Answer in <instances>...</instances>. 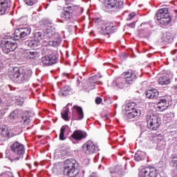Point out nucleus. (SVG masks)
<instances>
[{
  "mask_svg": "<svg viewBox=\"0 0 177 177\" xmlns=\"http://www.w3.org/2000/svg\"><path fill=\"white\" fill-rule=\"evenodd\" d=\"M160 85H169L171 79L165 75L160 76L158 80Z\"/></svg>",
  "mask_w": 177,
  "mask_h": 177,
  "instance_id": "nucleus-26",
  "label": "nucleus"
},
{
  "mask_svg": "<svg viewBox=\"0 0 177 177\" xmlns=\"http://www.w3.org/2000/svg\"><path fill=\"white\" fill-rule=\"evenodd\" d=\"M156 19L160 24L168 26L171 23L172 18L169 16L168 8H163L158 10L156 14Z\"/></svg>",
  "mask_w": 177,
  "mask_h": 177,
  "instance_id": "nucleus-4",
  "label": "nucleus"
},
{
  "mask_svg": "<svg viewBox=\"0 0 177 177\" xmlns=\"http://www.w3.org/2000/svg\"><path fill=\"white\" fill-rule=\"evenodd\" d=\"M65 1L66 4L64 7V10L71 12H72V15H74V13H82V8L71 3V2H74V0H65Z\"/></svg>",
  "mask_w": 177,
  "mask_h": 177,
  "instance_id": "nucleus-8",
  "label": "nucleus"
},
{
  "mask_svg": "<svg viewBox=\"0 0 177 177\" xmlns=\"http://www.w3.org/2000/svg\"><path fill=\"white\" fill-rule=\"evenodd\" d=\"M61 17L62 19H64L66 21H68L73 17V12H71L70 11L64 10V12L62 13Z\"/></svg>",
  "mask_w": 177,
  "mask_h": 177,
  "instance_id": "nucleus-29",
  "label": "nucleus"
},
{
  "mask_svg": "<svg viewBox=\"0 0 177 177\" xmlns=\"http://www.w3.org/2000/svg\"><path fill=\"white\" fill-rule=\"evenodd\" d=\"M25 3L28 5V6H32V5H35L36 1L35 0H24Z\"/></svg>",
  "mask_w": 177,
  "mask_h": 177,
  "instance_id": "nucleus-41",
  "label": "nucleus"
},
{
  "mask_svg": "<svg viewBox=\"0 0 177 177\" xmlns=\"http://www.w3.org/2000/svg\"><path fill=\"white\" fill-rule=\"evenodd\" d=\"M52 41L48 42L50 46H54L55 48L59 46L62 43V39H60V35H58V37H54Z\"/></svg>",
  "mask_w": 177,
  "mask_h": 177,
  "instance_id": "nucleus-27",
  "label": "nucleus"
},
{
  "mask_svg": "<svg viewBox=\"0 0 177 177\" xmlns=\"http://www.w3.org/2000/svg\"><path fill=\"white\" fill-rule=\"evenodd\" d=\"M134 158L136 161H142L145 158V156H142V152H137L134 156Z\"/></svg>",
  "mask_w": 177,
  "mask_h": 177,
  "instance_id": "nucleus-37",
  "label": "nucleus"
},
{
  "mask_svg": "<svg viewBox=\"0 0 177 177\" xmlns=\"http://www.w3.org/2000/svg\"><path fill=\"white\" fill-rule=\"evenodd\" d=\"M56 55L54 54L47 55L41 58V63L44 66H52L56 64Z\"/></svg>",
  "mask_w": 177,
  "mask_h": 177,
  "instance_id": "nucleus-13",
  "label": "nucleus"
},
{
  "mask_svg": "<svg viewBox=\"0 0 177 177\" xmlns=\"http://www.w3.org/2000/svg\"><path fill=\"white\" fill-rule=\"evenodd\" d=\"M100 78H102V75H94L88 79V89L90 91H92V89H95V84H102V82L99 80Z\"/></svg>",
  "mask_w": 177,
  "mask_h": 177,
  "instance_id": "nucleus-15",
  "label": "nucleus"
},
{
  "mask_svg": "<svg viewBox=\"0 0 177 177\" xmlns=\"http://www.w3.org/2000/svg\"><path fill=\"white\" fill-rule=\"evenodd\" d=\"M172 34H171V32H167L163 37L165 42H171V41H172Z\"/></svg>",
  "mask_w": 177,
  "mask_h": 177,
  "instance_id": "nucleus-36",
  "label": "nucleus"
},
{
  "mask_svg": "<svg viewBox=\"0 0 177 177\" xmlns=\"http://www.w3.org/2000/svg\"><path fill=\"white\" fill-rule=\"evenodd\" d=\"M6 55L8 60H15L16 59V54L15 53V51L9 53Z\"/></svg>",
  "mask_w": 177,
  "mask_h": 177,
  "instance_id": "nucleus-39",
  "label": "nucleus"
},
{
  "mask_svg": "<svg viewBox=\"0 0 177 177\" xmlns=\"http://www.w3.org/2000/svg\"><path fill=\"white\" fill-rule=\"evenodd\" d=\"M89 177H97L95 174H91Z\"/></svg>",
  "mask_w": 177,
  "mask_h": 177,
  "instance_id": "nucleus-47",
  "label": "nucleus"
},
{
  "mask_svg": "<svg viewBox=\"0 0 177 177\" xmlns=\"http://www.w3.org/2000/svg\"><path fill=\"white\" fill-rule=\"evenodd\" d=\"M66 126H62L60 129V133H59V140H65L66 138H64V132H66Z\"/></svg>",
  "mask_w": 177,
  "mask_h": 177,
  "instance_id": "nucleus-35",
  "label": "nucleus"
},
{
  "mask_svg": "<svg viewBox=\"0 0 177 177\" xmlns=\"http://www.w3.org/2000/svg\"><path fill=\"white\" fill-rule=\"evenodd\" d=\"M140 177H157L158 171L154 167H146L142 169L139 172Z\"/></svg>",
  "mask_w": 177,
  "mask_h": 177,
  "instance_id": "nucleus-10",
  "label": "nucleus"
},
{
  "mask_svg": "<svg viewBox=\"0 0 177 177\" xmlns=\"http://www.w3.org/2000/svg\"><path fill=\"white\" fill-rule=\"evenodd\" d=\"M68 106H70V104H68L63 109L61 113L62 118H63L64 121H70V117H68V113L70 112V109H68Z\"/></svg>",
  "mask_w": 177,
  "mask_h": 177,
  "instance_id": "nucleus-24",
  "label": "nucleus"
},
{
  "mask_svg": "<svg viewBox=\"0 0 177 177\" xmlns=\"http://www.w3.org/2000/svg\"><path fill=\"white\" fill-rule=\"evenodd\" d=\"M19 117V112L17 111L12 112L9 115V118L11 121H16Z\"/></svg>",
  "mask_w": 177,
  "mask_h": 177,
  "instance_id": "nucleus-33",
  "label": "nucleus"
},
{
  "mask_svg": "<svg viewBox=\"0 0 177 177\" xmlns=\"http://www.w3.org/2000/svg\"><path fill=\"white\" fill-rule=\"evenodd\" d=\"M66 75L67 76V75H68V74H66Z\"/></svg>",
  "mask_w": 177,
  "mask_h": 177,
  "instance_id": "nucleus-50",
  "label": "nucleus"
},
{
  "mask_svg": "<svg viewBox=\"0 0 177 177\" xmlns=\"http://www.w3.org/2000/svg\"><path fill=\"white\" fill-rule=\"evenodd\" d=\"M16 102L18 103V106H23L24 104V98L20 97V96H17L16 97Z\"/></svg>",
  "mask_w": 177,
  "mask_h": 177,
  "instance_id": "nucleus-40",
  "label": "nucleus"
},
{
  "mask_svg": "<svg viewBox=\"0 0 177 177\" xmlns=\"http://www.w3.org/2000/svg\"><path fill=\"white\" fill-rule=\"evenodd\" d=\"M11 152L7 153L10 161H19L24 156V145L17 141L10 145Z\"/></svg>",
  "mask_w": 177,
  "mask_h": 177,
  "instance_id": "nucleus-2",
  "label": "nucleus"
},
{
  "mask_svg": "<svg viewBox=\"0 0 177 177\" xmlns=\"http://www.w3.org/2000/svg\"><path fill=\"white\" fill-rule=\"evenodd\" d=\"M0 46L2 49L3 53L5 55H9V53H12V52H15L17 48V44L16 43V40H6L2 41L0 44Z\"/></svg>",
  "mask_w": 177,
  "mask_h": 177,
  "instance_id": "nucleus-5",
  "label": "nucleus"
},
{
  "mask_svg": "<svg viewBox=\"0 0 177 177\" xmlns=\"http://www.w3.org/2000/svg\"><path fill=\"white\" fill-rule=\"evenodd\" d=\"M114 28V24L113 23H109L106 26H104L101 29V34L103 35H109L110 32Z\"/></svg>",
  "mask_w": 177,
  "mask_h": 177,
  "instance_id": "nucleus-23",
  "label": "nucleus"
},
{
  "mask_svg": "<svg viewBox=\"0 0 177 177\" xmlns=\"http://www.w3.org/2000/svg\"><path fill=\"white\" fill-rule=\"evenodd\" d=\"M104 6L106 12L118 10V9H122L124 7V1L121 0H106Z\"/></svg>",
  "mask_w": 177,
  "mask_h": 177,
  "instance_id": "nucleus-6",
  "label": "nucleus"
},
{
  "mask_svg": "<svg viewBox=\"0 0 177 177\" xmlns=\"http://www.w3.org/2000/svg\"><path fill=\"white\" fill-rule=\"evenodd\" d=\"M2 103V100L0 98V104Z\"/></svg>",
  "mask_w": 177,
  "mask_h": 177,
  "instance_id": "nucleus-48",
  "label": "nucleus"
},
{
  "mask_svg": "<svg viewBox=\"0 0 177 177\" xmlns=\"http://www.w3.org/2000/svg\"><path fill=\"white\" fill-rule=\"evenodd\" d=\"M77 167H78V163L75 159H67L64 162V168H72L77 169Z\"/></svg>",
  "mask_w": 177,
  "mask_h": 177,
  "instance_id": "nucleus-19",
  "label": "nucleus"
},
{
  "mask_svg": "<svg viewBox=\"0 0 177 177\" xmlns=\"http://www.w3.org/2000/svg\"><path fill=\"white\" fill-rule=\"evenodd\" d=\"M138 115H140V111L139 110L131 111L127 113V120L129 121H133V120H135L136 117H138Z\"/></svg>",
  "mask_w": 177,
  "mask_h": 177,
  "instance_id": "nucleus-25",
  "label": "nucleus"
},
{
  "mask_svg": "<svg viewBox=\"0 0 177 177\" xmlns=\"http://www.w3.org/2000/svg\"><path fill=\"white\" fill-rule=\"evenodd\" d=\"M35 38L37 39V41H41L42 39V32H37L35 34Z\"/></svg>",
  "mask_w": 177,
  "mask_h": 177,
  "instance_id": "nucleus-42",
  "label": "nucleus"
},
{
  "mask_svg": "<svg viewBox=\"0 0 177 177\" xmlns=\"http://www.w3.org/2000/svg\"><path fill=\"white\" fill-rule=\"evenodd\" d=\"M20 122L21 124H23L24 125H28V124H30V118L28 116L24 115L22 116Z\"/></svg>",
  "mask_w": 177,
  "mask_h": 177,
  "instance_id": "nucleus-34",
  "label": "nucleus"
},
{
  "mask_svg": "<svg viewBox=\"0 0 177 177\" xmlns=\"http://www.w3.org/2000/svg\"><path fill=\"white\" fill-rule=\"evenodd\" d=\"M84 118V111L81 106L75 105L72 111V120L80 121Z\"/></svg>",
  "mask_w": 177,
  "mask_h": 177,
  "instance_id": "nucleus-11",
  "label": "nucleus"
},
{
  "mask_svg": "<svg viewBox=\"0 0 177 177\" xmlns=\"http://www.w3.org/2000/svg\"><path fill=\"white\" fill-rule=\"evenodd\" d=\"M11 5L9 1L3 0L0 1V15H5L8 10H9V8H10Z\"/></svg>",
  "mask_w": 177,
  "mask_h": 177,
  "instance_id": "nucleus-17",
  "label": "nucleus"
},
{
  "mask_svg": "<svg viewBox=\"0 0 177 177\" xmlns=\"http://www.w3.org/2000/svg\"><path fill=\"white\" fill-rule=\"evenodd\" d=\"M124 75L125 82L128 85H131L133 84V82H135V81L136 80V73H135L132 71L124 73Z\"/></svg>",
  "mask_w": 177,
  "mask_h": 177,
  "instance_id": "nucleus-14",
  "label": "nucleus"
},
{
  "mask_svg": "<svg viewBox=\"0 0 177 177\" xmlns=\"http://www.w3.org/2000/svg\"><path fill=\"white\" fill-rule=\"evenodd\" d=\"M3 69V64L2 62H0V71H2Z\"/></svg>",
  "mask_w": 177,
  "mask_h": 177,
  "instance_id": "nucleus-46",
  "label": "nucleus"
},
{
  "mask_svg": "<svg viewBox=\"0 0 177 177\" xmlns=\"http://www.w3.org/2000/svg\"><path fill=\"white\" fill-rule=\"evenodd\" d=\"M83 151L88 156L93 154L96 151V145L91 140H88L83 145Z\"/></svg>",
  "mask_w": 177,
  "mask_h": 177,
  "instance_id": "nucleus-12",
  "label": "nucleus"
},
{
  "mask_svg": "<svg viewBox=\"0 0 177 177\" xmlns=\"http://www.w3.org/2000/svg\"><path fill=\"white\" fill-rule=\"evenodd\" d=\"M30 34H31V29L30 28H19L15 30L14 37L16 40L24 39Z\"/></svg>",
  "mask_w": 177,
  "mask_h": 177,
  "instance_id": "nucleus-9",
  "label": "nucleus"
},
{
  "mask_svg": "<svg viewBox=\"0 0 177 177\" xmlns=\"http://www.w3.org/2000/svg\"><path fill=\"white\" fill-rule=\"evenodd\" d=\"M7 175H8V176H10V177H15V176H13V173H12V172H10V171H8V172L7 173Z\"/></svg>",
  "mask_w": 177,
  "mask_h": 177,
  "instance_id": "nucleus-45",
  "label": "nucleus"
},
{
  "mask_svg": "<svg viewBox=\"0 0 177 177\" xmlns=\"http://www.w3.org/2000/svg\"><path fill=\"white\" fill-rule=\"evenodd\" d=\"M8 77L17 84H23L24 81H28L32 75V71L31 69L24 71L20 70L19 68L15 67L9 69L8 73Z\"/></svg>",
  "mask_w": 177,
  "mask_h": 177,
  "instance_id": "nucleus-1",
  "label": "nucleus"
},
{
  "mask_svg": "<svg viewBox=\"0 0 177 177\" xmlns=\"http://www.w3.org/2000/svg\"><path fill=\"white\" fill-rule=\"evenodd\" d=\"M143 24H142L141 26H143Z\"/></svg>",
  "mask_w": 177,
  "mask_h": 177,
  "instance_id": "nucleus-49",
  "label": "nucleus"
},
{
  "mask_svg": "<svg viewBox=\"0 0 177 177\" xmlns=\"http://www.w3.org/2000/svg\"><path fill=\"white\" fill-rule=\"evenodd\" d=\"M53 30H55V28L52 24L44 26V37L45 39H53L59 37V33H56Z\"/></svg>",
  "mask_w": 177,
  "mask_h": 177,
  "instance_id": "nucleus-7",
  "label": "nucleus"
},
{
  "mask_svg": "<svg viewBox=\"0 0 177 177\" xmlns=\"http://www.w3.org/2000/svg\"><path fill=\"white\" fill-rule=\"evenodd\" d=\"M158 95V91L155 88H151L146 91V96L148 99H157Z\"/></svg>",
  "mask_w": 177,
  "mask_h": 177,
  "instance_id": "nucleus-22",
  "label": "nucleus"
},
{
  "mask_svg": "<svg viewBox=\"0 0 177 177\" xmlns=\"http://www.w3.org/2000/svg\"><path fill=\"white\" fill-rule=\"evenodd\" d=\"M64 175L68 177H75L78 175V170L77 169L64 167L63 169Z\"/></svg>",
  "mask_w": 177,
  "mask_h": 177,
  "instance_id": "nucleus-20",
  "label": "nucleus"
},
{
  "mask_svg": "<svg viewBox=\"0 0 177 177\" xmlns=\"http://www.w3.org/2000/svg\"><path fill=\"white\" fill-rule=\"evenodd\" d=\"M102 98H100V97H97V98L95 99V103H96V104H100V103H102Z\"/></svg>",
  "mask_w": 177,
  "mask_h": 177,
  "instance_id": "nucleus-44",
  "label": "nucleus"
},
{
  "mask_svg": "<svg viewBox=\"0 0 177 177\" xmlns=\"http://www.w3.org/2000/svg\"><path fill=\"white\" fill-rule=\"evenodd\" d=\"M115 84L117 86H119L121 89H122L125 85V81H124V78L122 77H118L116 79Z\"/></svg>",
  "mask_w": 177,
  "mask_h": 177,
  "instance_id": "nucleus-32",
  "label": "nucleus"
},
{
  "mask_svg": "<svg viewBox=\"0 0 177 177\" xmlns=\"http://www.w3.org/2000/svg\"><path fill=\"white\" fill-rule=\"evenodd\" d=\"M147 128L151 131H157L161 125V118L158 115L152 113L147 115Z\"/></svg>",
  "mask_w": 177,
  "mask_h": 177,
  "instance_id": "nucleus-3",
  "label": "nucleus"
},
{
  "mask_svg": "<svg viewBox=\"0 0 177 177\" xmlns=\"http://www.w3.org/2000/svg\"><path fill=\"white\" fill-rule=\"evenodd\" d=\"M39 55L38 54V52L33 51V50H26L23 54L24 59H26V60H35L38 59Z\"/></svg>",
  "mask_w": 177,
  "mask_h": 177,
  "instance_id": "nucleus-16",
  "label": "nucleus"
},
{
  "mask_svg": "<svg viewBox=\"0 0 177 177\" xmlns=\"http://www.w3.org/2000/svg\"><path fill=\"white\" fill-rule=\"evenodd\" d=\"M26 44L29 48H37L39 45V41L37 39H30L26 41Z\"/></svg>",
  "mask_w": 177,
  "mask_h": 177,
  "instance_id": "nucleus-28",
  "label": "nucleus"
},
{
  "mask_svg": "<svg viewBox=\"0 0 177 177\" xmlns=\"http://www.w3.org/2000/svg\"><path fill=\"white\" fill-rule=\"evenodd\" d=\"M86 136H87L86 133L81 130L75 131L71 136L73 139H74L75 140H82V139H85Z\"/></svg>",
  "mask_w": 177,
  "mask_h": 177,
  "instance_id": "nucleus-18",
  "label": "nucleus"
},
{
  "mask_svg": "<svg viewBox=\"0 0 177 177\" xmlns=\"http://www.w3.org/2000/svg\"><path fill=\"white\" fill-rule=\"evenodd\" d=\"M135 16H136V14L135 12H132L131 14L129 15V17L127 18V20H132V19H133V17H135Z\"/></svg>",
  "mask_w": 177,
  "mask_h": 177,
  "instance_id": "nucleus-43",
  "label": "nucleus"
},
{
  "mask_svg": "<svg viewBox=\"0 0 177 177\" xmlns=\"http://www.w3.org/2000/svg\"><path fill=\"white\" fill-rule=\"evenodd\" d=\"M167 107L168 105L165 99H161L156 105V109L158 111H164V110H167Z\"/></svg>",
  "mask_w": 177,
  "mask_h": 177,
  "instance_id": "nucleus-21",
  "label": "nucleus"
},
{
  "mask_svg": "<svg viewBox=\"0 0 177 177\" xmlns=\"http://www.w3.org/2000/svg\"><path fill=\"white\" fill-rule=\"evenodd\" d=\"M170 165H171V167H177V155H174L172 156L171 160L170 162Z\"/></svg>",
  "mask_w": 177,
  "mask_h": 177,
  "instance_id": "nucleus-38",
  "label": "nucleus"
},
{
  "mask_svg": "<svg viewBox=\"0 0 177 177\" xmlns=\"http://www.w3.org/2000/svg\"><path fill=\"white\" fill-rule=\"evenodd\" d=\"M136 107H137L136 103L131 102L127 104L126 110H127V111H135V110H138L136 109Z\"/></svg>",
  "mask_w": 177,
  "mask_h": 177,
  "instance_id": "nucleus-31",
  "label": "nucleus"
},
{
  "mask_svg": "<svg viewBox=\"0 0 177 177\" xmlns=\"http://www.w3.org/2000/svg\"><path fill=\"white\" fill-rule=\"evenodd\" d=\"M70 91H71V88H70V86H65L59 92V96H67V95H68V93H70Z\"/></svg>",
  "mask_w": 177,
  "mask_h": 177,
  "instance_id": "nucleus-30",
  "label": "nucleus"
}]
</instances>
